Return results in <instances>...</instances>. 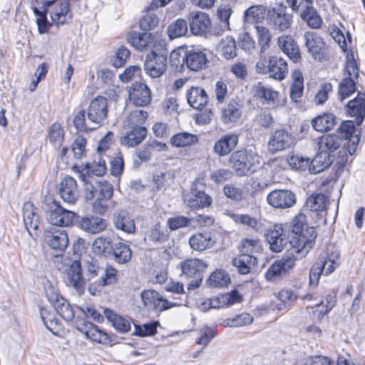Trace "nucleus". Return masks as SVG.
I'll return each instance as SVG.
<instances>
[{
    "instance_id": "nucleus-1",
    "label": "nucleus",
    "mask_w": 365,
    "mask_h": 365,
    "mask_svg": "<svg viewBox=\"0 0 365 365\" xmlns=\"http://www.w3.org/2000/svg\"><path fill=\"white\" fill-rule=\"evenodd\" d=\"M317 232L314 227L307 228L303 233L292 235L288 240L283 232L282 225H274L267 235L271 251H309L315 245Z\"/></svg>"
},
{
    "instance_id": "nucleus-2",
    "label": "nucleus",
    "mask_w": 365,
    "mask_h": 365,
    "mask_svg": "<svg viewBox=\"0 0 365 365\" xmlns=\"http://www.w3.org/2000/svg\"><path fill=\"white\" fill-rule=\"evenodd\" d=\"M55 259L57 269L66 273L68 285L79 294H82L85 291L86 282L83 275L81 261L72 260L63 254L56 255Z\"/></svg>"
},
{
    "instance_id": "nucleus-3",
    "label": "nucleus",
    "mask_w": 365,
    "mask_h": 365,
    "mask_svg": "<svg viewBox=\"0 0 365 365\" xmlns=\"http://www.w3.org/2000/svg\"><path fill=\"white\" fill-rule=\"evenodd\" d=\"M229 163L237 175L245 176L261 167V157L252 150H237L232 153Z\"/></svg>"
},
{
    "instance_id": "nucleus-4",
    "label": "nucleus",
    "mask_w": 365,
    "mask_h": 365,
    "mask_svg": "<svg viewBox=\"0 0 365 365\" xmlns=\"http://www.w3.org/2000/svg\"><path fill=\"white\" fill-rule=\"evenodd\" d=\"M44 205L49 223L59 227H68L73 225L76 216L75 212L64 209L51 197L45 199Z\"/></svg>"
},
{
    "instance_id": "nucleus-5",
    "label": "nucleus",
    "mask_w": 365,
    "mask_h": 365,
    "mask_svg": "<svg viewBox=\"0 0 365 365\" xmlns=\"http://www.w3.org/2000/svg\"><path fill=\"white\" fill-rule=\"evenodd\" d=\"M168 68L167 55L151 51L148 53L144 63L145 73L152 78H159Z\"/></svg>"
},
{
    "instance_id": "nucleus-6",
    "label": "nucleus",
    "mask_w": 365,
    "mask_h": 365,
    "mask_svg": "<svg viewBox=\"0 0 365 365\" xmlns=\"http://www.w3.org/2000/svg\"><path fill=\"white\" fill-rule=\"evenodd\" d=\"M107 115V99L103 96H98L92 100L87 108V118L93 128L101 126Z\"/></svg>"
},
{
    "instance_id": "nucleus-7",
    "label": "nucleus",
    "mask_w": 365,
    "mask_h": 365,
    "mask_svg": "<svg viewBox=\"0 0 365 365\" xmlns=\"http://www.w3.org/2000/svg\"><path fill=\"white\" fill-rule=\"evenodd\" d=\"M267 22L274 31L282 32L291 27L292 16L287 12L285 7L279 5L267 11Z\"/></svg>"
},
{
    "instance_id": "nucleus-8",
    "label": "nucleus",
    "mask_w": 365,
    "mask_h": 365,
    "mask_svg": "<svg viewBox=\"0 0 365 365\" xmlns=\"http://www.w3.org/2000/svg\"><path fill=\"white\" fill-rule=\"evenodd\" d=\"M294 144V138L291 133L284 129L273 132L267 143V149L272 154L289 149Z\"/></svg>"
},
{
    "instance_id": "nucleus-9",
    "label": "nucleus",
    "mask_w": 365,
    "mask_h": 365,
    "mask_svg": "<svg viewBox=\"0 0 365 365\" xmlns=\"http://www.w3.org/2000/svg\"><path fill=\"white\" fill-rule=\"evenodd\" d=\"M296 258L293 255L274 262L265 272V279L269 282H276L284 276L294 266Z\"/></svg>"
},
{
    "instance_id": "nucleus-10",
    "label": "nucleus",
    "mask_w": 365,
    "mask_h": 365,
    "mask_svg": "<svg viewBox=\"0 0 365 365\" xmlns=\"http://www.w3.org/2000/svg\"><path fill=\"white\" fill-rule=\"evenodd\" d=\"M267 201L274 208L287 209L296 204L297 197L289 190H274L268 194Z\"/></svg>"
},
{
    "instance_id": "nucleus-11",
    "label": "nucleus",
    "mask_w": 365,
    "mask_h": 365,
    "mask_svg": "<svg viewBox=\"0 0 365 365\" xmlns=\"http://www.w3.org/2000/svg\"><path fill=\"white\" fill-rule=\"evenodd\" d=\"M44 5L47 7L53 5V8L51 11L48 10V12L52 22L56 25H63L71 19L69 4L66 0L47 1Z\"/></svg>"
},
{
    "instance_id": "nucleus-12",
    "label": "nucleus",
    "mask_w": 365,
    "mask_h": 365,
    "mask_svg": "<svg viewBox=\"0 0 365 365\" xmlns=\"http://www.w3.org/2000/svg\"><path fill=\"white\" fill-rule=\"evenodd\" d=\"M357 145V137L354 136L352 139L351 144H343L342 147L339 150L337 153V156L335 158L334 155V167L336 168V175L337 177L341 175L344 170V168L347 164L352 162V155L356 150Z\"/></svg>"
},
{
    "instance_id": "nucleus-13",
    "label": "nucleus",
    "mask_w": 365,
    "mask_h": 365,
    "mask_svg": "<svg viewBox=\"0 0 365 365\" xmlns=\"http://www.w3.org/2000/svg\"><path fill=\"white\" fill-rule=\"evenodd\" d=\"M128 97L134 106L143 107L151 102L152 93L145 83H135L128 89Z\"/></svg>"
},
{
    "instance_id": "nucleus-14",
    "label": "nucleus",
    "mask_w": 365,
    "mask_h": 365,
    "mask_svg": "<svg viewBox=\"0 0 365 365\" xmlns=\"http://www.w3.org/2000/svg\"><path fill=\"white\" fill-rule=\"evenodd\" d=\"M305 46L315 60L322 61L325 55V43L316 32H306L304 36Z\"/></svg>"
},
{
    "instance_id": "nucleus-15",
    "label": "nucleus",
    "mask_w": 365,
    "mask_h": 365,
    "mask_svg": "<svg viewBox=\"0 0 365 365\" xmlns=\"http://www.w3.org/2000/svg\"><path fill=\"white\" fill-rule=\"evenodd\" d=\"M76 329L87 339L93 341L103 344L110 341L108 334L91 322H83L78 323L76 325Z\"/></svg>"
},
{
    "instance_id": "nucleus-16",
    "label": "nucleus",
    "mask_w": 365,
    "mask_h": 365,
    "mask_svg": "<svg viewBox=\"0 0 365 365\" xmlns=\"http://www.w3.org/2000/svg\"><path fill=\"white\" fill-rule=\"evenodd\" d=\"M59 194L64 202L75 203L79 197V190L76 180L71 176L64 178L60 183Z\"/></svg>"
},
{
    "instance_id": "nucleus-17",
    "label": "nucleus",
    "mask_w": 365,
    "mask_h": 365,
    "mask_svg": "<svg viewBox=\"0 0 365 365\" xmlns=\"http://www.w3.org/2000/svg\"><path fill=\"white\" fill-rule=\"evenodd\" d=\"M191 32L195 35H204L210 29L211 21L209 16L202 11H194L190 15Z\"/></svg>"
},
{
    "instance_id": "nucleus-18",
    "label": "nucleus",
    "mask_w": 365,
    "mask_h": 365,
    "mask_svg": "<svg viewBox=\"0 0 365 365\" xmlns=\"http://www.w3.org/2000/svg\"><path fill=\"white\" fill-rule=\"evenodd\" d=\"M140 296L145 307H153L155 310L160 312L170 308L169 302L155 290H144L141 292Z\"/></svg>"
},
{
    "instance_id": "nucleus-19",
    "label": "nucleus",
    "mask_w": 365,
    "mask_h": 365,
    "mask_svg": "<svg viewBox=\"0 0 365 365\" xmlns=\"http://www.w3.org/2000/svg\"><path fill=\"white\" fill-rule=\"evenodd\" d=\"M117 281V270L112 266H107L104 274L98 280L89 285L88 292L92 295H96L101 292L100 288L113 284Z\"/></svg>"
},
{
    "instance_id": "nucleus-20",
    "label": "nucleus",
    "mask_w": 365,
    "mask_h": 365,
    "mask_svg": "<svg viewBox=\"0 0 365 365\" xmlns=\"http://www.w3.org/2000/svg\"><path fill=\"white\" fill-rule=\"evenodd\" d=\"M107 225L105 219L95 215L83 217L78 222L79 227L90 234L103 232L106 229Z\"/></svg>"
},
{
    "instance_id": "nucleus-21",
    "label": "nucleus",
    "mask_w": 365,
    "mask_h": 365,
    "mask_svg": "<svg viewBox=\"0 0 365 365\" xmlns=\"http://www.w3.org/2000/svg\"><path fill=\"white\" fill-rule=\"evenodd\" d=\"M238 141L239 136L235 133L225 135L215 142L213 151L219 156H225L235 148Z\"/></svg>"
},
{
    "instance_id": "nucleus-22",
    "label": "nucleus",
    "mask_w": 365,
    "mask_h": 365,
    "mask_svg": "<svg viewBox=\"0 0 365 365\" xmlns=\"http://www.w3.org/2000/svg\"><path fill=\"white\" fill-rule=\"evenodd\" d=\"M347 113L356 118V124L359 125L365 117V93H359L357 97L347 104Z\"/></svg>"
},
{
    "instance_id": "nucleus-23",
    "label": "nucleus",
    "mask_w": 365,
    "mask_h": 365,
    "mask_svg": "<svg viewBox=\"0 0 365 365\" xmlns=\"http://www.w3.org/2000/svg\"><path fill=\"white\" fill-rule=\"evenodd\" d=\"M113 221L114 227L128 234L135 232V224L132 216L125 210H120L113 214Z\"/></svg>"
},
{
    "instance_id": "nucleus-24",
    "label": "nucleus",
    "mask_w": 365,
    "mask_h": 365,
    "mask_svg": "<svg viewBox=\"0 0 365 365\" xmlns=\"http://www.w3.org/2000/svg\"><path fill=\"white\" fill-rule=\"evenodd\" d=\"M148 130L145 127L134 125L120 139L121 145L130 148L139 145L147 136Z\"/></svg>"
},
{
    "instance_id": "nucleus-25",
    "label": "nucleus",
    "mask_w": 365,
    "mask_h": 365,
    "mask_svg": "<svg viewBox=\"0 0 365 365\" xmlns=\"http://www.w3.org/2000/svg\"><path fill=\"white\" fill-rule=\"evenodd\" d=\"M207 263L199 259H189L181 263V269L187 278L202 277Z\"/></svg>"
},
{
    "instance_id": "nucleus-26",
    "label": "nucleus",
    "mask_w": 365,
    "mask_h": 365,
    "mask_svg": "<svg viewBox=\"0 0 365 365\" xmlns=\"http://www.w3.org/2000/svg\"><path fill=\"white\" fill-rule=\"evenodd\" d=\"M334 154L319 150L314 159L310 161L309 173L317 174L324 171L334 163Z\"/></svg>"
},
{
    "instance_id": "nucleus-27",
    "label": "nucleus",
    "mask_w": 365,
    "mask_h": 365,
    "mask_svg": "<svg viewBox=\"0 0 365 365\" xmlns=\"http://www.w3.org/2000/svg\"><path fill=\"white\" fill-rule=\"evenodd\" d=\"M268 71L272 78L282 81L288 73L287 63L282 58L272 56L269 59Z\"/></svg>"
},
{
    "instance_id": "nucleus-28",
    "label": "nucleus",
    "mask_w": 365,
    "mask_h": 365,
    "mask_svg": "<svg viewBox=\"0 0 365 365\" xmlns=\"http://www.w3.org/2000/svg\"><path fill=\"white\" fill-rule=\"evenodd\" d=\"M278 45L294 62H298L301 58L299 48L291 36L283 35L279 37Z\"/></svg>"
},
{
    "instance_id": "nucleus-29",
    "label": "nucleus",
    "mask_w": 365,
    "mask_h": 365,
    "mask_svg": "<svg viewBox=\"0 0 365 365\" xmlns=\"http://www.w3.org/2000/svg\"><path fill=\"white\" fill-rule=\"evenodd\" d=\"M187 101L195 109L201 110L208 102L206 91L200 87H192L187 92Z\"/></svg>"
},
{
    "instance_id": "nucleus-30",
    "label": "nucleus",
    "mask_w": 365,
    "mask_h": 365,
    "mask_svg": "<svg viewBox=\"0 0 365 365\" xmlns=\"http://www.w3.org/2000/svg\"><path fill=\"white\" fill-rule=\"evenodd\" d=\"M23 217L25 227L29 233L32 235L31 229L36 230L40 225L38 216L36 213V208L29 202H25L23 206Z\"/></svg>"
},
{
    "instance_id": "nucleus-31",
    "label": "nucleus",
    "mask_w": 365,
    "mask_h": 365,
    "mask_svg": "<svg viewBox=\"0 0 365 365\" xmlns=\"http://www.w3.org/2000/svg\"><path fill=\"white\" fill-rule=\"evenodd\" d=\"M230 218L236 223H240L255 232H262L264 230V225L259 219L250 216L247 214H235L230 212L228 214Z\"/></svg>"
},
{
    "instance_id": "nucleus-32",
    "label": "nucleus",
    "mask_w": 365,
    "mask_h": 365,
    "mask_svg": "<svg viewBox=\"0 0 365 365\" xmlns=\"http://www.w3.org/2000/svg\"><path fill=\"white\" fill-rule=\"evenodd\" d=\"M187 205L192 210H198L209 207L212 202V197L202 191L193 190L190 197L185 198Z\"/></svg>"
},
{
    "instance_id": "nucleus-33",
    "label": "nucleus",
    "mask_w": 365,
    "mask_h": 365,
    "mask_svg": "<svg viewBox=\"0 0 365 365\" xmlns=\"http://www.w3.org/2000/svg\"><path fill=\"white\" fill-rule=\"evenodd\" d=\"M105 317L112 326L120 333H126L130 330V321L113 312L109 309L104 310Z\"/></svg>"
},
{
    "instance_id": "nucleus-34",
    "label": "nucleus",
    "mask_w": 365,
    "mask_h": 365,
    "mask_svg": "<svg viewBox=\"0 0 365 365\" xmlns=\"http://www.w3.org/2000/svg\"><path fill=\"white\" fill-rule=\"evenodd\" d=\"M344 143V140L336 135H324L319 138V149L333 154L334 151L342 147Z\"/></svg>"
},
{
    "instance_id": "nucleus-35",
    "label": "nucleus",
    "mask_w": 365,
    "mask_h": 365,
    "mask_svg": "<svg viewBox=\"0 0 365 365\" xmlns=\"http://www.w3.org/2000/svg\"><path fill=\"white\" fill-rule=\"evenodd\" d=\"M217 51L225 59H232L237 56V44L234 38L226 36L220 40Z\"/></svg>"
},
{
    "instance_id": "nucleus-36",
    "label": "nucleus",
    "mask_w": 365,
    "mask_h": 365,
    "mask_svg": "<svg viewBox=\"0 0 365 365\" xmlns=\"http://www.w3.org/2000/svg\"><path fill=\"white\" fill-rule=\"evenodd\" d=\"M257 264V258L247 253L240 255L232 259V264L237 267L239 273L247 274Z\"/></svg>"
},
{
    "instance_id": "nucleus-37",
    "label": "nucleus",
    "mask_w": 365,
    "mask_h": 365,
    "mask_svg": "<svg viewBox=\"0 0 365 365\" xmlns=\"http://www.w3.org/2000/svg\"><path fill=\"white\" fill-rule=\"evenodd\" d=\"M44 240L51 249L59 251H64L69 242L67 234L63 231L56 233H47Z\"/></svg>"
},
{
    "instance_id": "nucleus-38",
    "label": "nucleus",
    "mask_w": 365,
    "mask_h": 365,
    "mask_svg": "<svg viewBox=\"0 0 365 365\" xmlns=\"http://www.w3.org/2000/svg\"><path fill=\"white\" fill-rule=\"evenodd\" d=\"M339 252H327L325 257L320 262H317V264L324 272V275L331 274L341 264Z\"/></svg>"
},
{
    "instance_id": "nucleus-39",
    "label": "nucleus",
    "mask_w": 365,
    "mask_h": 365,
    "mask_svg": "<svg viewBox=\"0 0 365 365\" xmlns=\"http://www.w3.org/2000/svg\"><path fill=\"white\" fill-rule=\"evenodd\" d=\"M336 123L335 116L329 113L319 115L312 120L313 128L318 132H327L332 129Z\"/></svg>"
},
{
    "instance_id": "nucleus-40",
    "label": "nucleus",
    "mask_w": 365,
    "mask_h": 365,
    "mask_svg": "<svg viewBox=\"0 0 365 365\" xmlns=\"http://www.w3.org/2000/svg\"><path fill=\"white\" fill-rule=\"evenodd\" d=\"M252 92L255 97L264 101L274 102L278 98V92L273 90L270 86H265L261 82H257L252 86Z\"/></svg>"
},
{
    "instance_id": "nucleus-41",
    "label": "nucleus",
    "mask_w": 365,
    "mask_h": 365,
    "mask_svg": "<svg viewBox=\"0 0 365 365\" xmlns=\"http://www.w3.org/2000/svg\"><path fill=\"white\" fill-rule=\"evenodd\" d=\"M292 78L290 98L294 102H298L304 93V77L300 71L295 70L292 74Z\"/></svg>"
},
{
    "instance_id": "nucleus-42",
    "label": "nucleus",
    "mask_w": 365,
    "mask_h": 365,
    "mask_svg": "<svg viewBox=\"0 0 365 365\" xmlns=\"http://www.w3.org/2000/svg\"><path fill=\"white\" fill-rule=\"evenodd\" d=\"M205 54L202 51H190L186 55V66L193 71H197L205 67L207 63Z\"/></svg>"
},
{
    "instance_id": "nucleus-43",
    "label": "nucleus",
    "mask_w": 365,
    "mask_h": 365,
    "mask_svg": "<svg viewBox=\"0 0 365 365\" xmlns=\"http://www.w3.org/2000/svg\"><path fill=\"white\" fill-rule=\"evenodd\" d=\"M128 41L133 47L139 51L148 49L153 43L151 35L147 33L133 32L130 34Z\"/></svg>"
},
{
    "instance_id": "nucleus-44",
    "label": "nucleus",
    "mask_w": 365,
    "mask_h": 365,
    "mask_svg": "<svg viewBox=\"0 0 365 365\" xmlns=\"http://www.w3.org/2000/svg\"><path fill=\"white\" fill-rule=\"evenodd\" d=\"M300 11L301 18L312 29H318L322 24V20L312 4L305 7Z\"/></svg>"
},
{
    "instance_id": "nucleus-45",
    "label": "nucleus",
    "mask_w": 365,
    "mask_h": 365,
    "mask_svg": "<svg viewBox=\"0 0 365 365\" xmlns=\"http://www.w3.org/2000/svg\"><path fill=\"white\" fill-rule=\"evenodd\" d=\"M191 248L196 251H205L212 243L209 233H197L192 235L189 240Z\"/></svg>"
},
{
    "instance_id": "nucleus-46",
    "label": "nucleus",
    "mask_w": 365,
    "mask_h": 365,
    "mask_svg": "<svg viewBox=\"0 0 365 365\" xmlns=\"http://www.w3.org/2000/svg\"><path fill=\"white\" fill-rule=\"evenodd\" d=\"M267 12L266 7L262 5H255L249 7L244 14V21L248 24L257 23L262 21Z\"/></svg>"
},
{
    "instance_id": "nucleus-47",
    "label": "nucleus",
    "mask_w": 365,
    "mask_h": 365,
    "mask_svg": "<svg viewBox=\"0 0 365 365\" xmlns=\"http://www.w3.org/2000/svg\"><path fill=\"white\" fill-rule=\"evenodd\" d=\"M327 197L321 193H314L306 200L304 207L312 212H321L326 208Z\"/></svg>"
},
{
    "instance_id": "nucleus-48",
    "label": "nucleus",
    "mask_w": 365,
    "mask_h": 365,
    "mask_svg": "<svg viewBox=\"0 0 365 365\" xmlns=\"http://www.w3.org/2000/svg\"><path fill=\"white\" fill-rule=\"evenodd\" d=\"M207 283L210 287H225L230 283V277L225 271L217 269L210 274Z\"/></svg>"
},
{
    "instance_id": "nucleus-49",
    "label": "nucleus",
    "mask_w": 365,
    "mask_h": 365,
    "mask_svg": "<svg viewBox=\"0 0 365 365\" xmlns=\"http://www.w3.org/2000/svg\"><path fill=\"white\" fill-rule=\"evenodd\" d=\"M240 116V105L236 101H231L223 109L222 119L226 123H232L237 121Z\"/></svg>"
},
{
    "instance_id": "nucleus-50",
    "label": "nucleus",
    "mask_w": 365,
    "mask_h": 365,
    "mask_svg": "<svg viewBox=\"0 0 365 365\" xmlns=\"http://www.w3.org/2000/svg\"><path fill=\"white\" fill-rule=\"evenodd\" d=\"M355 123L356 122L354 123L352 120H347L341 124L340 127L341 133L342 135L341 138H344L345 139L344 141L346 140L344 144H351L352 139L354 136L357 137L358 143L359 142V132L356 130L355 128Z\"/></svg>"
},
{
    "instance_id": "nucleus-51",
    "label": "nucleus",
    "mask_w": 365,
    "mask_h": 365,
    "mask_svg": "<svg viewBox=\"0 0 365 365\" xmlns=\"http://www.w3.org/2000/svg\"><path fill=\"white\" fill-rule=\"evenodd\" d=\"M198 141V138L195 135L189 133H180L174 135L170 143L175 147H185L195 144Z\"/></svg>"
},
{
    "instance_id": "nucleus-52",
    "label": "nucleus",
    "mask_w": 365,
    "mask_h": 365,
    "mask_svg": "<svg viewBox=\"0 0 365 365\" xmlns=\"http://www.w3.org/2000/svg\"><path fill=\"white\" fill-rule=\"evenodd\" d=\"M165 143H161L158 141H153L151 143L145 144L142 150L137 153L136 155L139 158V160L142 162H147L150 160L151 155L153 150H163L166 148Z\"/></svg>"
},
{
    "instance_id": "nucleus-53",
    "label": "nucleus",
    "mask_w": 365,
    "mask_h": 365,
    "mask_svg": "<svg viewBox=\"0 0 365 365\" xmlns=\"http://www.w3.org/2000/svg\"><path fill=\"white\" fill-rule=\"evenodd\" d=\"M171 39L183 36L187 32V24L184 19H179L171 24L167 30Z\"/></svg>"
},
{
    "instance_id": "nucleus-54",
    "label": "nucleus",
    "mask_w": 365,
    "mask_h": 365,
    "mask_svg": "<svg viewBox=\"0 0 365 365\" xmlns=\"http://www.w3.org/2000/svg\"><path fill=\"white\" fill-rule=\"evenodd\" d=\"M53 307L56 312L66 321L71 322L74 318V311L70 304L64 298L60 299Z\"/></svg>"
},
{
    "instance_id": "nucleus-55",
    "label": "nucleus",
    "mask_w": 365,
    "mask_h": 365,
    "mask_svg": "<svg viewBox=\"0 0 365 365\" xmlns=\"http://www.w3.org/2000/svg\"><path fill=\"white\" fill-rule=\"evenodd\" d=\"M253 322V317L248 313H242L235 316L233 318H229L225 319L222 322L224 327H238L246 326L252 324Z\"/></svg>"
},
{
    "instance_id": "nucleus-56",
    "label": "nucleus",
    "mask_w": 365,
    "mask_h": 365,
    "mask_svg": "<svg viewBox=\"0 0 365 365\" xmlns=\"http://www.w3.org/2000/svg\"><path fill=\"white\" fill-rule=\"evenodd\" d=\"M186 52L182 48L173 50L170 55V64L176 71H180L186 63Z\"/></svg>"
},
{
    "instance_id": "nucleus-57",
    "label": "nucleus",
    "mask_w": 365,
    "mask_h": 365,
    "mask_svg": "<svg viewBox=\"0 0 365 365\" xmlns=\"http://www.w3.org/2000/svg\"><path fill=\"white\" fill-rule=\"evenodd\" d=\"M83 266L85 269L84 278L86 281H90L98 276L100 267L96 259L89 256L88 259L83 260Z\"/></svg>"
},
{
    "instance_id": "nucleus-58",
    "label": "nucleus",
    "mask_w": 365,
    "mask_h": 365,
    "mask_svg": "<svg viewBox=\"0 0 365 365\" xmlns=\"http://www.w3.org/2000/svg\"><path fill=\"white\" fill-rule=\"evenodd\" d=\"M255 30L261 51H264L269 46L272 38L270 31L263 26H255Z\"/></svg>"
},
{
    "instance_id": "nucleus-59",
    "label": "nucleus",
    "mask_w": 365,
    "mask_h": 365,
    "mask_svg": "<svg viewBox=\"0 0 365 365\" xmlns=\"http://www.w3.org/2000/svg\"><path fill=\"white\" fill-rule=\"evenodd\" d=\"M287 163L294 170L304 171L308 169L309 170L310 160L308 158L292 155L287 158Z\"/></svg>"
},
{
    "instance_id": "nucleus-60",
    "label": "nucleus",
    "mask_w": 365,
    "mask_h": 365,
    "mask_svg": "<svg viewBox=\"0 0 365 365\" xmlns=\"http://www.w3.org/2000/svg\"><path fill=\"white\" fill-rule=\"evenodd\" d=\"M223 192L227 198L237 202L241 201L245 197L243 189L232 183L226 185L223 187Z\"/></svg>"
},
{
    "instance_id": "nucleus-61",
    "label": "nucleus",
    "mask_w": 365,
    "mask_h": 365,
    "mask_svg": "<svg viewBox=\"0 0 365 365\" xmlns=\"http://www.w3.org/2000/svg\"><path fill=\"white\" fill-rule=\"evenodd\" d=\"M33 11L36 17V22L38 26V32L40 34L48 32L51 26L46 17V12H48V10L41 11L37 8H34Z\"/></svg>"
},
{
    "instance_id": "nucleus-62",
    "label": "nucleus",
    "mask_w": 365,
    "mask_h": 365,
    "mask_svg": "<svg viewBox=\"0 0 365 365\" xmlns=\"http://www.w3.org/2000/svg\"><path fill=\"white\" fill-rule=\"evenodd\" d=\"M355 91V83L351 78H345L339 84V96L341 101H343Z\"/></svg>"
},
{
    "instance_id": "nucleus-63",
    "label": "nucleus",
    "mask_w": 365,
    "mask_h": 365,
    "mask_svg": "<svg viewBox=\"0 0 365 365\" xmlns=\"http://www.w3.org/2000/svg\"><path fill=\"white\" fill-rule=\"evenodd\" d=\"M311 227H309L307 225L306 215L300 213L297 215L292 221V235L303 233L307 228Z\"/></svg>"
},
{
    "instance_id": "nucleus-64",
    "label": "nucleus",
    "mask_w": 365,
    "mask_h": 365,
    "mask_svg": "<svg viewBox=\"0 0 365 365\" xmlns=\"http://www.w3.org/2000/svg\"><path fill=\"white\" fill-rule=\"evenodd\" d=\"M49 141L54 146H60L63 140V131L58 124H53L49 130Z\"/></svg>"
}]
</instances>
